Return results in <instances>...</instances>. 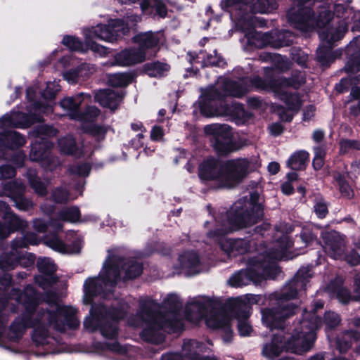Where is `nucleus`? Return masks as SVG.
Instances as JSON below:
<instances>
[{"mask_svg": "<svg viewBox=\"0 0 360 360\" xmlns=\"http://www.w3.org/2000/svg\"><path fill=\"white\" fill-rule=\"evenodd\" d=\"M290 84L289 80L283 78L263 80L256 77L252 80L246 78L238 82L220 78L215 86H210L204 92L199 102L200 110L201 114L206 117L232 115L242 120L248 119L250 115L244 110L241 104L234 103L229 107L223 104V101L228 96L241 97L252 87H255L257 89L272 91L281 100L284 101L288 110L285 112L283 108H280L277 110V113L282 120L290 122L292 120V112H297L302 105V101L297 94H288L287 88Z\"/></svg>", "mask_w": 360, "mask_h": 360, "instance_id": "obj_1", "label": "nucleus"}, {"mask_svg": "<svg viewBox=\"0 0 360 360\" xmlns=\"http://www.w3.org/2000/svg\"><path fill=\"white\" fill-rule=\"evenodd\" d=\"M15 300L18 309L24 311L23 319L16 320L10 328L9 338L13 341L20 338L27 327H33V341L38 345L47 346L48 353H56L52 347L55 345L56 340L49 335L47 325L52 326L59 331H63L67 327L76 328L79 321L76 317V309L70 307L61 306L57 302L50 305L48 311L34 312L38 304L37 295L34 289L28 285L22 293L15 295Z\"/></svg>", "mask_w": 360, "mask_h": 360, "instance_id": "obj_2", "label": "nucleus"}, {"mask_svg": "<svg viewBox=\"0 0 360 360\" xmlns=\"http://www.w3.org/2000/svg\"><path fill=\"white\" fill-rule=\"evenodd\" d=\"M164 305L169 308V311L165 315L155 314L153 310L158 308L157 303L151 299H146L140 302V311L137 316L128 321L132 326L143 328L141 335L144 340L159 344L165 340L163 330L175 333L182 329L183 324L178 314L181 304L178 296L169 295Z\"/></svg>", "mask_w": 360, "mask_h": 360, "instance_id": "obj_3", "label": "nucleus"}, {"mask_svg": "<svg viewBox=\"0 0 360 360\" xmlns=\"http://www.w3.org/2000/svg\"><path fill=\"white\" fill-rule=\"evenodd\" d=\"M264 212L260 196L257 193L250 195V201L240 199L236 201L228 212V225L223 233L209 232V243H220L221 249L229 257H235L247 252L250 249V243L244 239L221 238L224 233L237 229L245 228L257 223L263 217Z\"/></svg>", "mask_w": 360, "mask_h": 360, "instance_id": "obj_4", "label": "nucleus"}, {"mask_svg": "<svg viewBox=\"0 0 360 360\" xmlns=\"http://www.w3.org/2000/svg\"><path fill=\"white\" fill-rule=\"evenodd\" d=\"M276 237L274 247L269 250L266 255H259L257 258L251 259L247 269L239 271L229 278L230 285L239 288L251 282L258 283L275 277L278 272L276 261L289 259L285 252L292 245L288 235L277 231Z\"/></svg>", "mask_w": 360, "mask_h": 360, "instance_id": "obj_5", "label": "nucleus"}, {"mask_svg": "<svg viewBox=\"0 0 360 360\" xmlns=\"http://www.w3.org/2000/svg\"><path fill=\"white\" fill-rule=\"evenodd\" d=\"M140 20L141 16L137 15L127 16L125 20L110 19L107 25L98 24L84 29V43L73 36L64 37L62 42L72 51L85 52L91 50L100 54H105L107 52L105 47L97 44L95 39L113 43L121 37L128 34L130 30Z\"/></svg>", "mask_w": 360, "mask_h": 360, "instance_id": "obj_6", "label": "nucleus"}, {"mask_svg": "<svg viewBox=\"0 0 360 360\" xmlns=\"http://www.w3.org/2000/svg\"><path fill=\"white\" fill-rule=\"evenodd\" d=\"M321 326V319L315 314V309L304 311L302 320L295 328L290 338L285 340L282 330L274 335L270 342L266 343L262 354L269 359L278 356L284 350L302 354L309 351L316 340V330Z\"/></svg>", "mask_w": 360, "mask_h": 360, "instance_id": "obj_7", "label": "nucleus"}, {"mask_svg": "<svg viewBox=\"0 0 360 360\" xmlns=\"http://www.w3.org/2000/svg\"><path fill=\"white\" fill-rule=\"evenodd\" d=\"M255 168L252 161L239 158L228 161L224 167L214 159H207L199 166V176L212 181L218 188H232L238 185Z\"/></svg>", "mask_w": 360, "mask_h": 360, "instance_id": "obj_8", "label": "nucleus"}, {"mask_svg": "<svg viewBox=\"0 0 360 360\" xmlns=\"http://www.w3.org/2000/svg\"><path fill=\"white\" fill-rule=\"evenodd\" d=\"M313 274L309 267L298 270L292 281L283 289L278 299V307L267 308L262 310V320L266 327L270 330L281 329L283 326L284 319L293 315L297 307L289 301L296 297L297 290L304 289Z\"/></svg>", "mask_w": 360, "mask_h": 360, "instance_id": "obj_9", "label": "nucleus"}, {"mask_svg": "<svg viewBox=\"0 0 360 360\" xmlns=\"http://www.w3.org/2000/svg\"><path fill=\"white\" fill-rule=\"evenodd\" d=\"M122 259L117 255L108 252V257L98 277L89 278L84 284V302L90 304L94 296L105 294L112 290L120 275L119 264Z\"/></svg>", "mask_w": 360, "mask_h": 360, "instance_id": "obj_10", "label": "nucleus"}, {"mask_svg": "<svg viewBox=\"0 0 360 360\" xmlns=\"http://www.w3.org/2000/svg\"><path fill=\"white\" fill-rule=\"evenodd\" d=\"M213 302L205 297H195L187 306V310L191 314V319L198 321L205 319L207 326L212 328H223L226 333L224 341L228 342L231 340V330L230 328L231 318L224 310H215Z\"/></svg>", "mask_w": 360, "mask_h": 360, "instance_id": "obj_11", "label": "nucleus"}, {"mask_svg": "<svg viewBox=\"0 0 360 360\" xmlns=\"http://www.w3.org/2000/svg\"><path fill=\"white\" fill-rule=\"evenodd\" d=\"M118 309H113L108 311L103 305L93 306L90 315L84 322V328L89 331H94L100 328L102 335L108 339H113L117 334L115 320L122 319L128 309V304L120 303Z\"/></svg>", "mask_w": 360, "mask_h": 360, "instance_id": "obj_12", "label": "nucleus"}, {"mask_svg": "<svg viewBox=\"0 0 360 360\" xmlns=\"http://www.w3.org/2000/svg\"><path fill=\"white\" fill-rule=\"evenodd\" d=\"M39 242L37 235L33 233H29L21 238L15 239L12 243L11 254H3L0 257V269L8 271L15 268L18 263L23 266L32 265L34 262V256L31 254L22 255L18 250L27 248L30 245H37Z\"/></svg>", "mask_w": 360, "mask_h": 360, "instance_id": "obj_13", "label": "nucleus"}, {"mask_svg": "<svg viewBox=\"0 0 360 360\" xmlns=\"http://www.w3.org/2000/svg\"><path fill=\"white\" fill-rule=\"evenodd\" d=\"M56 131L51 127L45 125H41L37 131L32 132V135L37 138L32 143V148L30 158L33 161H41L43 167L49 170L53 169L56 166L57 161L51 159L46 153V150L53 146L46 136L56 135Z\"/></svg>", "mask_w": 360, "mask_h": 360, "instance_id": "obj_14", "label": "nucleus"}, {"mask_svg": "<svg viewBox=\"0 0 360 360\" xmlns=\"http://www.w3.org/2000/svg\"><path fill=\"white\" fill-rule=\"evenodd\" d=\"M287 17L295 27L303 32H309L314 29L315 24L321 27L328 23L331 18V13L326 10L320 15L319 18L315 20L311 10L306 7L300 8L297 13L295 8L289 10Z\"/></svg>", "mask_w": 360, "mask_h": 360, "instance_id": "obj_15", "label": "nucleus"}, {"mask_svg": "<svg viewBox=\"0 0 360 360\" xmlns=\"http://www.w3.org/2000/svg\"><path fill=\"white\" fill-rule=\"evenodd\" d=\"M347 31V24L342 21L338 27L332 29L329 32L321 31L319 37L322 41H325L328 46H321L317 49V58L323 64L327 65L334 60L335 57L341 55L339 50L332 51L331 44L341 39Z\"/></svg>", "mask_w": 360, "mask_h": 360, "instance_id": "obj_16", "label": "nucleus"}, {"mask_svg": "<svg viewBox=\"0 0 360 360\" xmlns=\"http://www.w3.org/2000/svg\"><path fill=\"white\" fill-rule=\"evenodd\" d=\"M253 295H246L233 299L231 302V314L238 321V328L241 336L250 335L252 329L248 319L250 314L251 303L254 302Z\"/></svg>", "mask_w": 360, "mask_h": 360, "instance_id": "obj_17", "label": "nucleus"}, {"mask_svg": "<svg viewBox=\"0 0 360 360\" xmlns=\"http://www.w3.org/2000/svg\"><path fill=\"white\" fill-rule=\"evenodd\" d=\"M221 7L230 13L237 11L267 13L276 8V0H222Z\"/></svg>", "mask_w": 360, "mask_h": 360, "instance_id": "obj_18", "label": "nucleus"}, {"mask_svg": "<svg viewBox=\"0 0 360 360\" xmlns=\"http://www.w3.org/2000/svg\"><path fill=\"white\" fill-rule=\"evenodd\" d=\"M206 135L210 136L212 146L219 154L232 150V132L226 124H212L204 127Z\"/></svg>", "mask_w": 360, "mask_h": 360, "instance_id": "obj_19", "label": "nucleus"}, {"mask_svg": "<svg viewBox=\"0 0 360 360\" xmlns=\"http://www.w3.org/2000/svg\"><path fill=\"white\" fill-rule=\"evenodd\" d=\"M91 96L88 94H80L74 97L64 98L60 102V106L63 109L68 112V116L70 119L77 120L82 122H92L94 119L99 115V110L96 107H89L84 114H79L78 108L82 102L85 99H90Z\"/></svg>", "mask_w": 360, "mask_h": 360, "instance_id": "obj_20", "label": "nucleus"}, {"mask_svg": "<svg viewBox=\"0 0 360 360\" xmlns=\"http://www.w3.org/2000/svg\"><path fill=\"white\" fill-rule=\"evenodd\" d=\"M0 217L5 223L3 225L0 222V238H7L15 231L24 229L27 226V222L11 212L8 205L2 201H0Z\"/></svg>", "mask_w": 360, "mask_h": 360, "instance_id": "obj_21", "label": "nucleus"}, {"mask_svg": "<svg viewBox=\"0 0 360 360\" xmlns=\"http://www.w3.org/2000/svg\"><path fill=\"white\" fill-rule=\"evenodd\" d=\"M179 263L182 271L188 275H195L207 269V264L193 250L186 251L179 257Z\"/></svg>", "mask_w": 360, "mask_h": 360, "instance_id": "obj_22", "label": "nucleus"}, {"mask_svg": "<svg viewBox=\"0 0 360 360\" xmlns=\"http://www.w3.org/2000/svg\"><path fill=\"white\" fill-rule=\"evenodd\" d=\"M25 186L22 183L11 181L4 184L3 193L10 197L14 202L15 206L20 210L25 211L32 208L33 203L22 196Z\"/></svg>", "mask_w": 360, "mask_h": 360, "instance_id": "obj_23", "label": "nucleus"}, {"mask_svg": "<svg viewBox=\"0 0 360 360\" xmlns=\"http://www.w3.org/2000/svg\"><path fill=\"white\" fill-rule=\"evenodd\" d=\"M323 249L330 257L335 259L342 258L344 253L345 242L342 236L335 231L323 233Z\"/></svg>", "mask_w": 360, "mask_h": 360, "instance_id": "obj_24", "label": "nucleus"}, {"mask_svg": "<svg viewBox=\"0 0 360 360\" xmlns=\"http://www.w3.org/2000/svg\"><path fill=\"white\" fill-rule=\"evenodd\" d=\"M37 266L43 275L37 276L35 281L43 289H46L51 283L56 281L55 277L53 276V274L56 269V265L50 258L42 257L38 259Z\"/></svg>", "mask_w": 360, "mask_h": 360, "instance_id": "obj_25", "label": "nucleus"}, {"mask_svg": "<svg viewBox=\"0 0 360 360\" xmlns=\"http://www.w3.org/2000/svg\"><path fill=\"white\" fill-rule=\"evenodd\" d=\"M30 115L22 112H12L11 114H6L0 120L1 127H14L18 128H26L33 122L32 110L29 111Z\"/></svg>", "mask_w": 360, "mask_h": 360, "instance_id": "obj_26", "label": "nucleus"}, {"mask_svg": "<svg viewBox=\"0 0 360 360\" xmlns=\"http://www.w3.org/2000/svg\"><path fill=\"white\" fill-rule=\"evenodd\" d=\"M146 58V53L141 49L124 50L115 56V63L127 66L141 63Z\"/></svg>", "mask_w": 360, "mask_h": 360, "instance_id": "obj_27", "label": "nucleus"}, {"mask_svg": "<svg viewBox=\"0 0 360 360\" xmlns=\"http://www.w3.org/2000/svg\"><path fill=\"white\" fill-rule=\"evenodd\" d=\"M122 95L111 89L98 91L95 99L103 106L115 110L122 98Z\"/></svg>", "mask_w": 360, "mask_h": 360, "instance_id": "obj_28", "label": "nucleus"}, {"mask_svg": "<svg viewBox=\"0 0 360 360\" xmlns=\"http://www.w3.org/2000/svg\"><path fill=\"white\" fill-rule=\"evenodd\" d=\"M95 68L89 64H83L75 70L68 71L63 74L64 79L70 84H75L88 78Z\"/></svg>", "mask_w": 360, "mask_h": 360, "instance_id": "obj_29", "label": "nucleus"}, {"mask_svg": "<svg viewBox=\"0 0 360 360\" xmlns=\"http://www.w3.org/2000/svg\"><path fill=\"white\" fill-rule=\"evenodd\" d=\"M58 147L60 151L65 154L80 155L89 153V145L82 143V148L79 149L75 145V141L72 136H65L58 141Z\"/></svg>", "mask_w": 360, "mask_h": 360, "instance_id": "obj_30", "label": "nucleus"}, {"mask_svg": "<svg viewBox=\"0 0 360 360\" xmlns=\"http://www.w3.org/2000/svg\"><path fill=\"white\" fill-rule=\"evenodd\" d=\"M122 4H135L139 0H117ZM141 9L143 13H146L149 7L155 8L156 13L160 17L164 18L167 15L165 5L162 0H142L140 4Z\"/></svg>", "mask_w": 360, "mask_h": 360, "instance_id": "obj_31", "label": "nucleus"}, {"mask_svg": "<svg viewBox=\"0 0 360 360\" xmlns=\"http://www.w3.org/2000/svg\"><path fill=\"white\" fill-rule=\"evenodd\" d=\"M45 244L53 250L64 254L77 253L81 249V245L79 243H75L72 247H70L65 245L60 238L55 236L47 238L45 240Z\"/></svg>", "mask_w": 360, "mask_h": 360, "instance_id": "obj_32", "label": "nucleus"}, {"mask_svg": "<svg viewBox=\"0 0 360 360\" xmlns=\"http://www.w3.org/2000/svg\"><path fill=\"white\" fill-rule=\"evenodd\" d=\"M25 139L15 131H8L0 134V147L15 148L22 146Z\"/></svg>", "mask_w": 360, "mask_h": 360, "instance_id": "obj_33", "label": "nucleus"}, {"mask_svg": "<svg viewBox=\"0 0 360 360\" xmlns=\"http://www.w3.org/2000/svg\"><path fill=\"white\" fill-rule=\"evenodd\" d=\"M159 32H146L140 33L134 37V40L137 43L141 50L143 49H152L158 46L160 41Z\"/></svg>", "mask_w": 360, "mask_h": 360, "instance_id": "obj_34", "label": "nucleus"}, {"mask_svg": "<svg viewBox=\"0 0 360 360\" xmlns=\"http://www.w3.org/2000/svg\"><path fill=\"white\" fill-rule=\"evenodd\" d=\"M79 211L77 207L66 208L60 212L58 217L51 222V226H53L55 229L60 231L63 221L76 222L79 220Z\"/></svg>", "mask_w": 360, "mask_h": 360, "instance_id": "obj_35", "label": "nucleus"}, {"mask_svg": "<svg viewBox=\"0 0 360 360\" xmlns=\"http://www.w3.org/2000/svg\"><path fill=\"white\" fill-rule=\"evenodd\" d=\"M214 54H208L205 58H203V60L202 62H199L195 60V56H193L191 53H188V60L191 64L195 67L196 70H198L197 63H200L202 67L213 65V66H219L221 67L225 64L224 60L217 55V52L214 51L213 52Z\"/></svg>", "mask_w": 360, "mask_h": 360, "instance_id": "obj_36", "label": "nucleus"}, {"mask_svg": "<svg viewBox=\"0 0 360 360\" xmlns=\"http://www.w3.org/2000/svg\"><path fill=\"white\" fill-rule=\"evenodd\" d=\"M169 65L159 62L148 63L144 67L146 74L154 77L165 76L169 72Z\"/></svg>", "mask_w": 360, "mask_h": 360, "instance_id": "obj_37", "label": "nucleus"}, {"mask_svg": "<svg viewBox=\"0 0 360 360\" xmlns=\"http://www.w3.org/2000/svg\"><path fill=\"white\" fill-rule=\"evenodd\" d=\"M309 154L306 151L301 150L295 153L288 161V165L294 170L302 169L308 160Z\"/></svg>", "mask_w": 360, "mask_h": 360, "instance_id": "obj_38", "label": "nucleus"}, {"mask_svg": "<svg viewBox=\"0 0 360 360\" xmlns=\"http://www.w3.org/2000/svg\"><path fill=\"white\" fill-rule=\"evenodd\" d=\"M37 91L34 87H30L27 90V97L29 101L31 103L30 105L34 109L44 113H49L53 110V107L51 104L47 103L46 105L37 103L34 101Z\"/></svg>", "mask_w": 360, "mask_h": 360, "instance_id": "obj_39", "label": "nucleus"}, {"mask_svg": "<svg viewBox=\"0 0 360 360\" xmlns=\"http://www.w3.org/2000/svg\"><path fill=\"white\" fill-rule=\"evenodd\" d=\"M360 335L356 332L349 331L344 334L342 338H338L337 341L338 347L340 352H345L352 345V340H356Z\"/></svg>", "mask_w": 360, "mask_h": 360, "instance_id": "obj_40", "label": "nucleus"}, {"mask_svg": "<svg viewBox=\"0 0 360 360\" xmlns=\"http://www.w3.org/2000/svg\"><path fill=\"white\" fill-rule=\"evenodd\" d=\"M131 82V77L128 73H116L108 76V83L113 86H125Z\"/></svg>", "mask_w": 360, "mask_h": 360, "instance_id": "obj_41", "label": "nucleus"}, {"mask_svg": "<svg viewBox=\"0 0 360 360\" xmlns=\"http://www.w3.org/2000/svg\"><path fill=\"white\" fill-rule=\"evenodd\" d=\"M125 270L124 279H131L139 276L142 272V267L140 264L129 261L125 262L124 265L122 266Z\"/></svg>", "mask_w": 360, "mask_h": 360, "instance_id": "obj_42", "label": "nucleus"}, {"mask_svg": "<svg viewBox=\"0 0 360 360\" xmlns=\"http://www.w3.org/2000/svg\"><path fill=\"white\" fill-rule=\"evenodd\" d=\"M27 177L31 186L38 195H44L46 194V187L43 183L39 181L34 170L30 169L27 172Z\"/></svg>", "mask_w": 360, "mask_h": 360, "instance_id": "obj_43", "label": "nucleus"}, {"mask_svg": "<svg viewBox=\"0 0 360 360\" xmlns=\"http://www.w3.org/2000/svg\"><path fill=\"white\" fill-rule=\"evenodd\" d=\"M328 291L336 295L337 298L342 303H347L351 298L347 289L341 286H335L334 283L330 284L328 287Z\"/></svg>", "mask_w": 360, "mask_h": 360, "instance_id": "obj_44", "label": "nucleus"}, {"mask_svg": "<svg viewBox=\"0 0 360 360\" xmlns=\"http://www.w3.org/2000/svg\"><path fill=\"white\" fill-rule=\"evenodd\" d=\"M286 179L281 185V191L285 195H290L294 191L292 184L298 180V174L295 172H289L287 174Z\"/></svg>", "mask_w": 360, "mask_h": 360, "instance_id": "obj_45", "label": "nucleus"}, {"mask_svg": "<svg viewBox=\"0 0 360 360\" xmlns=\"http://www.w3.org/2000/svg\"><path fill=\"white\" fill-rule=\"evenodd\" d=\"M52 196L56 202L62 203L75 199L77 195L70 194L65 189L58 188L54 191Z\"/></svg>", "mask_w": 360, "mask_h": 360, "instance_id": "obj_46", "label": "nucleus"}, {"mask_svg": "<svg viewBox=\"0 0 360 360\" xmlns=\"http://www.w3.org/2000/svg\"><path fill=\"white\" fill-rule=\"evenodd\" d=\"M202 345L198 342L193 340H188L184 341L183 345V352L184 355H190L196 354L198 351H200Z\"/></svg>", "mask_w": 360, "mask_h": 360, "instance_id": "obj_47", "label": "nucleus"}, {"mask_svg": "<svg viewBox=\"0 0 360 360\" xmlns=\"http://www.w3.org/2000/svg\"><path fill=\"white\" fill-rule=\"evenodd\" d=\"M60 91V85L57 82H49L46 84V89L41 94L43 98L46 101L54 98L57 92Z\"/></svg>", "mask_w": 360, "mask_h": 360, "instance_id": "obj_48", "label": "nucleus"}, {"mask_svg": "<svg viewBox=\"0 0 360 360\" xmlns=\"http://www.w3.org/2000/svg\"><path fill=\"white\" fill-rule=\"evenodd\" d=\"M279 41L272 42V46L276 48L289 46L293 41V36L288 31H285L278 35Z\"/></svg>", "mask_w": 360, "mask_h": 360, "instance_id": "obj_49", "label": "nucleus"}, {"mask_svg": "<svg viewBox=\"0 0 360 360\" xmlns=\"http://www.w3.org/2000/svg\"><path fill=\"white\" fill-rule=\"evenodd\" d=\"M335 179L339 184L341 194L345 198H349L352 197L353 191L349 184L343 180L342 176L338 175L335 176Z\"/></svg>", "mask_w": 360, "mask_h": 360, "instance_id": "obj_50", "label": "nucleus"}, {"mask_svg": "<svg viewBox=\"0 0 360 360\" xmlns=\"http://www.w3.org/2000/svg\"><path fill=\"white\" fill-rule=\"evenodd\" d=\"M56 220V219H53L51 221L47 224L41 219H37L33 221V228L39 233H44L48 230V228L53 229L55 231H60L59 229H56L53 226H51V222Z\"/></svg>", "mask_w": 360, "mask_h": 360, "instance_id": "obj_51", "label": "nucleus"}, {"mask_svg": "<svg viewBox=\"0 0 360 360\" xmlns=\"http://www.w3.org/2000/svg\"><path fill=\"white\" fill-rule=\"evenodd\" d=\"M70 172L75 175L86 176L90 172V166L88 164L73 165L70 168Z\"/></svg>", "mask_w": 360, "mask_h": 360, "instance_id": "obj_52", "label": "nucleus"}, {"mask_svg": "<svg viewBox=\"0 0 360 360\" xmlns=\"http://www.w3.org/2000/svg\"><path fill=\"white\" fill-rule=\"evenodd\" d=\"M340 153H345L350 149L360 150V142L351 140H343L340 143Z\"/></svg>", "mask_w": 360, "mask_h": 360, "instance_id": "obj_53", "label": "nucleus"}, {"mask_svg": "<svg viewBox=\"0 0 360 360\" xmlns=\"http://www.w3.org/2000/svg\"><path fill=\"white\" fill-rule=\"evenodd\" d=\"M339 316L334 312H327L325 315V323L329 328L337 326L340 323Z\"/></svg>", "mask_w": 360, "mask_h": 360, "instance_id": "obj_54", "label": "nucleus"}, {"mask_svg": "<svg viewBox=\"0 0 360 360\" xmlns=\"http://www.w3.org/2000/svg\"><path fill=\"white\" fill-rule=\"evenodd\" d=\"M15 169L10 165L0 167V180L2 179L11 178L15 175Z\"/></svg>", "mask_w": 360, "mask_h": 360, "instance_id": "obj_55", "label": "nucleus"}, {"mask_svg": "<svg viewBox=\"0 0 360 360\" xmlns=\"http://www.w3.org/2000/svg\"><path fill=\"white\" fill-rule=\"evenodd\" d=\"M314 212L319 218H323L328 213L327 206L323 202H317L314 205Z\"/></svg>", "mask_w": 360, "mask_h": 360, "instance_id": "obj_56", "label": "nucleus"}, {"mask_svg": "<svg viewBox=\"0 0 360 360\" xmlns=\"http://www.w3.org/2000/svg\"><path fill=\"white\" fill-rule=\"evenodd\" d=\"M276 60V68L282 71H284L290 68V63L287 58L281 56H274Z\"/></svg>", "mask_w": 360, "mask_h": 360, "instance_id": "obj_57", "label": "nucleus"}, {"mask_svg": "<svg viewBox=\"0 0 360 360\" xmlns=\"http://www.w3.org/2000/svg\"><path fill=\"white\" fill-rule=\"evenodd\" d=\"M164 130L159 126H154L150 132V138L155 141L162 140L164 136Z\"/></svg>", "mask_w": 360, "mask_h": 360, "instance_id": "obj_58", "label": "nucleus"}, {"mask_svg": "<svg viewBox=\"0 0 360 360\" xmlns=\"http://www.w3.org/2000/svg\"><path fill=\"white\" fill-rule=\"evenodd\" d=\"M301 238L306 245L312 242L315 239V234L309 229L305 228L301 233Z\"/></svg>", "mask_w": 360, "mask_h": 360, "instance_id": "obj_59", "label": "nucleus"}, {"mask_svg": "<svg viewBox=\"0 0 360 360\" xmlns=\"http://www.w3.org/2000/svg\"><path fill=\"white\" fill-rule=\"evenodd\" d=\"M347 52L359 53L360 52V36L356 37L347 46Z\"/></svg>", "mask_w": 360, "mask_h": 360, "instance_id": "obj_60", "label": "nucleus"}, {"mask_svg": "<svg viewBox=\"0 0 360 360\" xmlns=\"http://www.w3.org/2000/svg\"><path fill=\"white\" fill-rule=\"evenodd\" d=\"M347 262L351 265L360 264V255L355 252H352L345 257Z\"/></svg>", "mask_w": 360, "mask_h": 360, "instance_id": "obj_61", "label": "nucleus"}, {"mask_svg": "<svg viewBox=\"0 0 360 360\" xmlns=\"http://www.w3.org/2000/svg\"><path fill=\"white\" fill-rule=\"evenodd\" d=\"M315 108L312 105L306 107L304 110L303 117L304 120H309L314 115Z\"/></svg>", "mask_w": 360, "mask_h": 360, "instance_id": "obj_62", "label": "nucleus"}, {"mask_svg": "<svg viewBox=\"0 0 360 360\" xmlns=\"http://www.w3.org/2000/svg\"><path fill=\"white\" fill-rule=\"evenodd\" d=\"M269 130L271 134L274 136H278L282 133L283 127L278 123H274L269 127Z\"/></svg>", "mask_w": 360, "mask_h": 360, "instance_id": "obj_63", "label": "nucleus"}, {"mask_svg": "<svg viewBox=\"0 0 360 360\" xmlns=\"http://www.w3.org/2000/svg\"><path fill=\"white\" fill-rule=\"evenodd\" d=\"M248 103L250 107L255 109L260 108L262 104V101L256 97L249 98L248 99Z\"/></svg>", "mask_w": 360, "mask_h": 360, "instance_id": "obj_64", "label": "nucleus"}]
</instances>
